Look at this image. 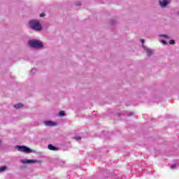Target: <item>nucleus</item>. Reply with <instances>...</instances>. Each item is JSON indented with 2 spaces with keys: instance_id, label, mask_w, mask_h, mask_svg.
Here are the masks:
<instances>
[{
  "instance_id": "nucleus-1",
  "label": "nucleus",
  "mask_w": 179,
  "mask_h": 179,
  "mask_svg": "<svg viewBox=\"0 0 179 179\" xmlns=\"http://www.w3.org/2000/svg\"><path fill=\"white\" fill-rule=\"evenodd\" d=\"M29 26L30 29H32V30H34L35 31H41V30H43L41 24L37 20H31L29 21Z\"/></svg>"
},
{
  "instance_id": "nucleus-2",
  "label": "nucleus",
  "mask_w": 179,
  "mask_h": 179,
  "mask_svg": "<svg viewBox=\"0 0 179 179\" xmlns=\"http://www.w3.org/2000/svg\"><path fill=\"white\" fill-rule=\"evenodd\" d=\"M29 46L32 48H43V43L36 39L31 40L28 42Z\"/></svg>"
},
{
  "instance_id": "nucleus-3",
  "label": "nucleus",
  "mask_w": 179,
  "mask_h": 179,
  "mask_svg": "<svg viewBox=\"0 0 179 179\" xmlns=\"http://www.w3.org/2000/svg\"><path fill=\"white\" fill-rule=\"evenodd\" d=\"M15 149H17L18 152H22L23 153H33V150L24 145H16Z\"/></svg>"
},
{
  "instance_id": "nucleus-4",
  "label": "nucleus",
  "mask_w": 179,
  "mask_h": 179,
  "mask_svg": "<svg viewBox=\"0 0 179 179\" xmlns=\"http://www.w3.org/2000/svg\"><path fill=\"white\" fill-rule=\"evenodd\" d=\"M159 37L161 38L159 39L160 43H162V44H163L164 45H166L167 44V40L170 39V36L167 35H159Z\"/></svg>"
},
{
  "instance_id": "nucleus-5",
  "label": "nucleus",
  "mask_w": 179,
  "mask_h": 179,
  "mask_svg": "<svg viewBox=\"0 0 179 179\" xmlns=\"http://www.w3.org/2000/svg\"><path fill=\"white\" fill-rule=\"evenodd\" d=\"M170 0H159V5L161 8H166L169 3H170Z\"/></svg>"
},
{
  "instance_id": "nucleus-6",
  "label": "nucleus",
  "mask_w": 179,
  "mask_h": 179,
  "mask_svg": "<svg viewBox=\"0 0 179 179\" xmlns=\"http://www.w3.org/2000/svg\"><path fill=\"white\" fill-rule=\"evenodd\" d=\"M20 162L23 164H31L37 163V161L34 159H21Z\"/></svg>"
},
{
  "instance_id": "nucleus-7",
  "label": "nucleus",
  "mask_w": 179,
  "mask_h": 179,
  "mask_svg": "<svg viewBox=\"0 0 179 179\" xmlns=\"http://www.w3.org/2000/svg\"><path fill=\"white\" fill-rule=\"evenodd\" d=\"M44 124L46 127H55V125H57V123H55L52 121H45V122H44Z\"/></svg>"
},
{
  "instance_id": "nucleus-8",
  "label": "nucleus",
  "mask_w": 179,
  "mask_h": 179,
  "mask_svg": "<svg viewBox=\"0 0 179 179\" xmlns=\"http://www.w3.org/2000/svg\"><path fill=\"white\" fill-rule=\"evenodd\" d=\"M143 48H144L145 51L147 52V55H152V54H153V51L151 49L146 48V46L143 45Z\"/></svg>"
},
{
  "instance_id": "nucleus-9",
  "label": "nucleus",
  "mask_w": 179,
  "mask_h": 179,
  "mask_svg": "<svg viewBox=\"0 0 179 179\" xmlns=\"http://www.w3.org/2000/svg\"><path fill=\"white\" fill-rule=\"evenodd\" d=\"M48 148L49 149V150H58V148H57L56 147H54V145L50 144L48 145Z\"/></svg>"
},
{
  "instance_id": "nucleus-10",
  "label": "nucleus",
  "mask_w": 179,
  "mask_h": 179,
  "mask_svg": "<svg viewBox=\"0 0 179 179\" xmlns=\"http://www.w3.org/2000/svg\"><path fill=\"white\" fill-rule=\"evenodd\" d=\"M14 108L19 109V108H23V104L22 103H17L15 105H14Z\"/></svg>"
},
{
  "instance_id": "nucleus-11",
  "label": "nucleus",
  "mask_w": 179,
  "mask_h": 179,
  "mask_svg": "<svg viewBox=\"0 0 179 179\" xmlns=\"http://www.w3.org/2000/svg\"><path fill=\"white\" fill-rule=\"evenodd\" d=\"M6 170V166L0 167V173H3V171H5Z\"/></svg>"
},
{
  "instance_id": "nucleus-12",
  "label": "nucleus",
  "mask_w": 179,
  "mask_h": 179,
  "mask_svg": "<svg viewBox=\"0 0 179 179\" xmlns=\"http://www.w3.org/2000/svg\"><path fill=\"white\" fill-rule=\"evenodd\" d=\"M59 115H60V117H64V115H65V112H64V110L60 111Z\"/></svg>"
},
{
  "instance_id": "nucleus-13",
  "label": "nucleus",
  "mask_w": 179,
  "mask_h": 179,
  "mask_svg": "<svg viewBox=\"0 0 179 179\" xmlns=\"http://www.w3.org/2000/svg\"><path fill=\"white\" fill-rule=\"evenodd\" d=\"M171 169H176V167H177V164H173L171 166Z\"/></svg>"
},
{
  "instance_id": "nucleus-14",
  "label": "nucleus",
  "mask_w": 179,
  "mask_h": 179,
  "mask_svg": "<svg viewBox=\"0 0 179 179\" xmlns=\"http://www.w3.org/2000/svg\"><path fill=\"white\" fill-rule=\"evenodd\" d=\"M174 40H171V41H169V44H171V45H173V44H174Z\"/></svg>"
},
{
  "instance_id": "nucleus-15",
  "label": "nucleus",
  "mask_w": 179,
  "mask_h": 179,
  "mask_svg": "<svg viewBox=\"0 0 179 179\" xmlns=\"http://www.w3.org/2000/svg\"><path fill=\"white\" fill-rule=\"evenodd\" d=\"M80 139H82V138H80V136L76 137V141H80Z\"/></svg>"
},
{
  "instance_id": "nucleus-16",
  "label": "nucleus",
  "mask_w": 179,
  "mask_h": 179,
  "mask_svg": "<svg viewBox=\"0 0 179 179\" xmlns=\"http://www.w3.org/2000/svg\"><path fill=\"white\" fill-rule=\"evenodd\" d=\"M44 16H45V13H41V14L40 15V17H44Z\"/></svg>"
},
{
  "instance_id": "nucleus-17",
  "label": "nucleus",
  "mask_w": 179,
  "mask_h": 179,
  "mask_svg": "<svg viewBox=\"0 0 179 179\" xmlns=\"http://www.w3.org/2000/svg\"><path fill=\"white\" fill-rule=\"evenodd\" d=\"M141 43H142V44H143V43H145V40L141 39Z\"/></svg>"
},
{
  "instance_id": "nucleus-18",
  "label": "nucleus",
  "mask_w": 179,
  "mask_h": 179,
  "mask_svg": "<svg viewBox=\"0 0 179 179\" xmlns=\"http://www.w3.org/2000/svg\"><path fill=\"white\" fill-rule=\"evenodd\" d=\"M77 5H80V2H78V3H77Z\"/></svg>"
},
{
  "instance_id": "nucleus-19",
  "label": "nucleus",
  "mask_w": 179,
  "mask_h": 179,
  "mask_svg": "<svg viewBox=\"0 0 179 179\" xmlns=\"http://www.w3.org/2000/svg\"><path fill=\"white\" fill-rule=\"evenodd\" d=\"M1 143H2V141L0 140V145H1Z\"/></svg>"
},
{
  "instance_id": "nucleus-20",
  "label": "nucleus",
  "mask_w": 179,
  "mask_h": 179,
  "mask_svg": "<svg viewBox=\"0 0 179 179\" xmlns=\"http://www.w3.org/2000/svg\"><path fill=\"white\" fill-rule=\"evenodd\" d=\"M178 15H179V13H178Z\"/></svg>"
}]
</instances>
